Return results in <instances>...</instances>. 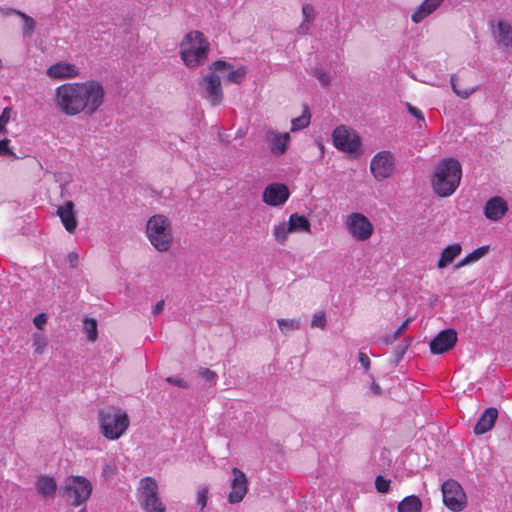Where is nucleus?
Masks as SVG:
<instances>
[{
    "instance_id": "5",
    "label": "nucleus",
    "mask_w": 512,
    "mask_h": 512,
    "mask_svg": "<svg viewBox=\"0 0 512 512\" xmlns=\"http://www.w3.org/2000/svg\"><path fill=\"white\" fill-rule=\"evenodd\" d=\"M100 432L109 440L119 439L128 429L130 421L126 412L110 408L98 413Z\"/></svg>"
},
{
    "instance_id": "11",
    "label": "nucleus",
    "mask_w": 512,
    "mask_h": 512,
    "mask_svg": "<svg viewBox=\"0 0 512 512\" xmlns=\"http://www.w3.org/2000/svg\"><path fill=\"white\" fill-rule=\"evenodd\" d=\"M370 169L376 180L382 181L393 173L394 157L388 151L377 153L371 160Z\"/></svg>"
},
{
    "instance_id": "43",
    "label": "nucleus",
    "mask_w": 512,
    "mask_h": 512,
    "mask_svg": "<svg viewBox=\"0 0 512 512\" xmlns=\"http://www.w3.org/2000/svg\"><path fill=\"white\" fill-rule=\"evenodd\" d=\"M407 109H408V112L413 115L414 117H416L418 120L422 121L423 123H425V118H424V115L422 113V111L415 107V106H412L410 103H407Z\"/></svg>"
},
{
    "instance_id": "30",
    "label": "nucleus",
    "mask_w": 512,
    "mask_h": 512,
    "mask_svg": "<svg viewBox=\"0 0 512 512\" xmlns=\"http://www.w3.org/2000/svg\"><path fill=\"white\" fill-rule=\"evenodd\" d=\"M277 323L282 333L300 329V321L296 319H278Z\"/></svg>"
},
{
    "instance_id": "13",
    "label": "nucleus",
    "mask_w": 512,
    "mask_h": 512,
    "mask_svg": "<svg viewBox=\"0 0 512 512\" xmlns=\"http://www.w3.org/2000/svg\"><path fill=\"white\" fill-rule=\"evenodd\" d=\"M288 187L282 183L269 184L263 191V202L270 206H281L289 198Z\"/></svg>"
},
{
    "instance_id": "28",
    "label": "nucleus",
    "mask_w": 512,
    "mask_h": 512,
    "mask_svg": "<svg viewBox=\"0 0 512 512\" xmlns=\"http://www.w3.org/2000/svg\"><path fill=\"white\" fill-rule=\"evenodd\" d=\"M15 14L20 16L24 21V27H23V35L24 36H31L34 29H35V21L32 17L28 16L27 14L19 11V10H13Z\"/></svg>"
},
{
    "instance_id": "34",
    "label": "nucleus",
    "mask_w": 512,
    "mask_h": 512,
    "mask_svg": "<svg viewBox=\"0 0 512 512\" xmlns=\"http://www.w3.org/2000/svg\"><path fill=\"white\" fill-rule=\"evenodd\" d=\"M12 111L13 109L11 107H5L3 109L0 115V134L7 133L5 126L10 121Z\"/></svg>"
},
{
    "instance_id": "46",
    "label": "nucleus",
    "mask_w": 512,
    "mask_h": 512,
    "mask_svg": "<svg viewBox=\"0 0 512 512\" xmlns=\"http://www.w3.org/2000/svg\"><path fill=\"white\" fill-rule=\"evenodd\" d=\"M408 346L409 342H407L406 344H401L395 349L394 355L396 362H399L403 358Z\"/></svg>"
},
{
    "instance_id": "18",
    "label": "nucleus",
    "mask_w": 512,
    "mask_h": 512,
    "mask_svg": "<svg viewBox=\"0 0 512 512\" xmlns=\"http://www.w3.org/2000/svg\"><path fill=\"white\" fill-rule=\"evenodd\" d=\"M507 211L508 205L500 196H495L489 199L484 207V215L491 221L500 220Z\"/></svg>"
},
{
    "instance_id": "29",
    "label": "nucleus",
    "mask_w": 512,
    "mask_h": 512,
    "mask_svg": "<svg viewBox=\"0 0 512 512\" xmlns=\"http://www.w3.org/2000/svg\"><path fill=\"white\" fill-rule=\"evenodd\" d=\"M450 82H451L452 89L457 94V96L464 98V99L468 98L478 88V86L469 87V88H465V89L459 88L458 84H457V77L455 75L451 76Z\"/></svg>"
},
{
    "instance_id": "36",
    "label": "nucleus",
    "mask_w": 512,
    "mask_h": 512,
    "mask_svg": "<svg viewBox=\"0 0 512 512\" xmlns=\"http://www.w3.org/2000/svg\"><path fill=\"white\" fill-rule=\"evenodd\" d=\"M390 483H391V481L389 479H386L381 475L377 476L375 479V487H376L377 491L380 493L389 492Z\"/></svg>"
},
{
    "instance_id": "6",
    "label": "nucleus",
    "mask_w": 512,
    "mask_h": 512,
    "mask_svg": "<svg viewBox=\"0 0 512 512\" xmlns=\"http://www.w3.org/2000/svg\"><path fill=\"white\" fill-rule=\"evenodd\" d=\"M92 493L91 482L83 476H69L59 488V494L74 507L86 503Z\"/></svg>"
},
{
    "instance_id": "8",
    "label": "nucleus",
    "mask_w": 512,
    "mask_h": 512,
    "mask_svg": "<svg viewBox=\"0 0 512 512\" xmlns=\"http://www.w3.org/2000/svg\"><path fill=\"white\" fill-rule=\"evenodd\" d=\"M443 502L453 512H460L466 506V495L462 486L455 480L449 479L442 486Z\"/></svg>"
},
{
    "instance_id": "39",
    "label": "nucleus",
    "mask_w": 512,
    "mask_h": 512,
    "mask_svg": "<svg viewBox=\"0 0 512 512\" xmlns=\"http://www.w3.org/2000/svg\"><path fill=\"white\" fill-rule=\"evenodd\" d=\"M198 374L209 383H215L217 380V374L208 368H200Z\"/></svg>"
},
{
    "instance_id": "14",
    "label": "nucleus",
    "mask_w": 512,
    "mask_h": 512,
    "mask_svg": "<svg viewBox=\"0 0 512 512\" xmlns=\"http://www.w3.org/2000/svg\"><path fill=\"white\" fill-rule=\"evenodd\" d=\"M233 478L231 480V491L228 495V501L231 504L239 503L245 497L248 487L246 475L238 468L232 469Z\"/></svg>"
},
{
    "instance_id": "16",
    "label": "nucleus",
    "mask_w": 512,
    "mask_h": 512,
    "mask_svg": "<svg viewBox=\"0 0 512 512\" xmlns=\"http://www.w3.org/2000/svg\"><path fill=\"white\" fill-rule=\"evenodd\" d=\"M80 73L79 68L74 65L64 61L57 62L51 65L46 74L52 79H69L77 77Z\"/></svg>"
},
{
    "instance_id": "25",
    "label": "nucleus",
    "mask_w": 512,
    "mask_h": 512,
    "mask_svg": "<svg viewBox=\"0 0 512 512\" xmlns=\"http://www.w3.org/2000/svg\"><path fill=\"white\" fill-rule=\"evenodd\" d=\"M397 509L398 512H421L422 502L417 496L411 495L404 498L398 504Z\"/></svg>"
},
{
    "instance_id": "40",
    "label": "nucleus",
    "mask_w": 512,
    "mask_h": 512,
    "mask_svg": "<svg viewBox=\"0 0 512 512\" xmlns=\"http://www.w3.org/2000/svg\"><path fill=\"white\" fill-rule=\"evenodd\" d=\"M46 345H47V342L42 335H39V334L34 335V347H35L36 353H38V354L43 353Z\"/></svg>"
},
{
    "instance_id": "19",
    "label": "nucleus",
    "mask_w": 512,
    "mask_h": 512,
    "mask_svg": "<svg viewBox=\"0 0 512 512\" xmlns=\"http://www.w3.org/2000/svg\"><path fill=\"white\" fill-rule=\"evenodd\" d=\"M57 215L69 233H73L76 230L78 222L74 212V203L72 201H66L63 205L59 206L57 209Z\"/></svg>"
},
{
    "instance_id": "33",
    "label": "nucleus",
    "mask_w": 512,
    "mask_h": 512,
    "mask_svg": "<svg viewBox=\"0 0 512 512\" xmlns=\"http://www.w3.org/2000/svg\"><path fill=\"white\" fill-rule=\"evenodd\" d=\"M311 74L321 83L322 86L330 85V75L328 72L324 71L322 68H313Z\"/></svg>"
},
{
    "instance_id": "56",
    "label": "nucleus",
    "mask_w": 512,
    "mask_h": 512,
    "mask_svg": "<svg viewBox=\"0 0 512 512\" xmlns=\"http://www.w3.org/2000/svg\"><path fill=\"white\" fill-rule=\"evenodd\" d=\"M78 512H87L86 506L82 507Z\"/></svg>"
},
{
    "instance_id": "48",
    "label": "nucleus",
    "mask_w": 512,
    "mask_h": 512,
    "mask_svg": "<svg viewBox=\"0 0 512 512\" xmlns=\"http://www.w3.org/2000/svg\"><path fill=\"white\" fill-rule=\"evenodd\" d=\"M358 361L360 364L364 367V369L367 371L370 368V359L368 355L364 352H359L358 354Z\"/></svg>"
},
{
    "instance_id": "55",
    "label": "nucleus",
    "mask_w": 512,
    "mask_h": 512,
    "mask_svg": "<svg viewBox=\"0 0 512 512\" xmlns=\"http://www.w3.org/2000/svg\"><path fill=\"white\" fill-rule=\"evenodd\" d=\"M371 390L375 395H382L383 393L382 388L375 382L372 383Z\"/></svg>"
},
{
    "instance_id": "47",
    "label": "nucleus",
    "mask_w": 512,
    "mask_h": 512,
    "mask_svg": "<svg viewBox=\"0 0 512 512\" xmlns=\"http://www.w3.org/2000/svg\"><path fill=\"white\" fill-rule=\"evenodd\" d=\"M227 68L231 69L232 65L224 60H217L210 66V69L213 70H223Z\"/></svg>"
},
{
    "instance_id": "41",
    "label": "nucleus",
    "mask_w": 512,
    "mask_h": 512,
    "mask_svg": "<svg viewBox=\"0 0 512 512\" xmlns=\"http://www.w3.org/2000/svg\"><path fill=\"white\" fill-rule=\"evenodd\" d=\"M207 499H208V488L203 487L197 493V504L201 507V509L206 507Z\"/></svg>"
},
{
    "instance_id": "9",
    "label": "nucleus",
    "mask_w": 512,
    "mask_h": 512,
    "mask_svg": "<svg viewBox=\"0 0 512 512\" xmlns=\"http://www.w3.org/2000/svg\"><path fill=\"white\" fill-rule=\"evenodd\" d=\"M346 226L349 233L358 241H365L373 233V225L369 219L361 213H352L348 216Z\"/></svg>"
},
{
    "instance_id": "23",
    "label": "nucleus",
    "mask_w": 512,
    "mask_h": 512,
    "mask_svg": "<svg viewBox=\"0 0 512 512\" xmlns=\"http://www.w3.org/2000/svg\"><path fill=\"white\" fill-rule=\"evenodd\" d=\"M462 247L460 244L455 243L452 245L447 246L443 249L440 259L438 260L437 267L439 269H443L447 267L449 264H451L456 257H458L461 254Z\"/></svg>"
},
{
    "instance_id": "21",
    "label": "nucleus",
    "mask_w": 512,
    "mask_h": 512,
    "mask_svg": "<svg viewBox=\"0 0 512 512\" xmlns=\"http://www.w3.org/2000/svg\"><path fill=\"white\" fill-rule=\"evenodd\" d=\"M36 490L44 498H52L57 491V483L53 477L41 475L35 483Z\"/></svg>"
},
{
    "instance_id": "49",
    "label": "nucleus",
    "mask_w": 512,
    "mask_h": 512,
    "mask_svg": "<svg viewBox=\"0 0 512 512\" xmlns=\"http://www.w3.org/2000/svg\"><path fill=\"white\" fill-rule=\"evenodd\" d=\"M67 261L69 262L70 267L75 268L78 265L79 255L76 252H70L67 255Z\"/></svg>"
},
{
    "instance_id": "17",
    "label": "nucleus",
    "mask_w": 512,
    "mask_h": 512,
    "mask_svg": "<svg viewBox=\"0 0 512 512\" xmlns=\"http://www.w3.org/2000/svg\"><path fill=\"white\" fill-rule=\"evenodd\" d=\"M266 141L273 154L282 155L286 152L290 141L289 133H278L272 129L266 132Z\"/></svg>"
},
{
    "instance_id": "2",
    "label": "nucleus",
    "mask_w": 512,
    "mask_h": 512,
    "mask_svg": "<svg viewBox=\"0 0 512 512\" xmlns=\"http://www.w3.org/2000/svg\"><path fill=\"white\" fill-rule=\"evenodd\" d=\"M462 168L458 160L446 158L437 165L432 179L435 193L441 197L452 195L460 184Z\"/></svg>"
},
{
    "instance_id": "53",
    "label": "nucleus",
    "mask_w": 512,
    "mask_h": 512,
    "mask_svg": "<svg viewBox=\"0 0 512 512\" xmlns=\"http://www.w3.org/2000/svg\"><path fill=\"white\" fill-rule=\"evenodd\" d=\"M310 29V25H309V22H305L303 21L300 26L298 27V33L299 34H302V35H305L308 33Z\"/></svg>"
},
{
    "instance_id": "15",
    "label": "nucleus",
    "mask_w": 512,
    "mask_h": 512,
    "mask_svg": "<svg viewBox=\"0 0 512 512\" xmlns=\"http://www.w3.org/2000/svg\"><path fill=\"white\" fill-rule=\"evenodd\" d=\"M457 342V333L453 329L441 331L430 342V351L433 354H443L452 349Z\"/></svg>"
},
{
    "instance_id": "50",
    "label": "nucleus",
    "mask_w": 512,
    "mask_h": 512,
    "mask_svg": "<svg viewBox=\"0 0 512 512\" xmlns=\"http://www.w3.org/2000/svg\"><path fill=\"white\" fill-rule=\"evenodd\" d=\"M3 154H12V151L9 149L8 139L0 140V155Z\"/></svg>"
},
{
    "instance_id": "54",
    "label": "nucleus",
    "mask_w": 512,
    "mask_h": 512,
    "mask_svg": "<svg viewBox=\"0 0 512 512\" xmlns=\"http://www.w3.org/2000/svg\"><path fill=\"white\" fill-rule=\"evenodd\" d=\"M470 263H471V261H470V259H469L468 255H467L465 258H463L461 261H459V262L455 265V269H459V268L464 267V266H466V265H468V264H470Z\"/></svg>"
},
{
    "instance_id": "45",
    "label": "nucleus",
    "mask_w": 512,
    "mask_h": 512,
    "mask_svg": "<svg viewBox=\"0 0 512 512\" xmlns=\"http://www.w3.org/2000/svg\"><path fill=\"white\" fill-rule=\"evenodd\" d=\"M47 319H48L47 314H45V313H40V314H38V315L34 318L33 323H34V325H35L38 329L42 330V329H43V327H44V325H45V324H46V322H47Z\"/></svg>"
},
{
    "instance_id": "44",
    "label": "nucleus",
    "mask_w": 512,
    "mask_h": 512,
    "mask_svg": "<svg viewBox=\"0 0 512 512\" xmlns=\"http://www.w3.org/2000/svg\"><path fill=\"white\" fill-rule=\"evenodd\" d=\"M166 382H168L169 384H172L174 386L180 387V388H188V383L182 378H175V377L169 376L166 378Z\"/></svg>"
},
{
    "instance_id": "24",
    "label": "nucleus",
    "mask_w": 512,
    "mask_h": 512,
    "mask_svg": "<svg viewBox=\"0 0 512 512\" xmlns=\"http://www.w3.org/2000/svg\"><path fill=\"white\" fill-rule=\"evenodd\" d=\"M289 228L292 232H310V222L304 215L293 213L289 217Z\"/></svg>"
},
{
    "instance_id": "51",
    "label": "nucleus",
    "mask_w": 512,
    "mask_h": 512,
    "mask_svg": "<svg viewBox=\"0 0 512 512\" xmlns=\"http://www.w3.org/2000/svg\"><path fill=\"white\" fill-rule=\"evenodd\" d=\"M410 322L411 319L408 318L402 323V325L395 331L394 339H397L408 328Z\"/></svg>"
},
{
    "instance_id": "38",
    "label": "nucleus",
    "mask_w": 512,
    "mask_h": 512,
    "mask_svg": "<svg viewBox=\"0 0 512 512\" xmlns=\"http://www.w3.org/2000/svg\"><path fill=\"white\" fill-rule=\"evenodd\" d=\"M115 471H116V464H115V462L114 461H107L103 465L102 476L105 479H111L114 476Z\"/></svg>"
},
{
    "instance_id": "12",
    "label": "nucleus",
    "mask_w": 512,
    "mask_h": 512,
    "mask_svg": "<svg viewBox=\"0 0 512 512\" xmlns=\"http://www.w3.org/2000/svg\"><path fill=\"white\" fill-rule=\"evenodd\" d=\"M334 146L345 152H356L361 145L360 138L351 134L345 126L337 127L332 134Z\"/></svg>"
},
{
    "instance_id": "35",
    "label": "nucleus",
    "mask_w": 512,
    "mask_h": 512,
    "mask_svg": "<svg viewBox=\"0 0 512 512\" xmlns=\"http://www.w3.org/2000/svg\"><path fill=\"white\" fill-rule=\"evenodd\" d=\"M326 326V315L323 311L317 312L313 315L311 327L324 329Z\"/></svg>"
},
{
    "instance_id": "37",
    "label": "nucleus",
    "mask_w": 512,
    "mask_h": 512,
    "mask_svg": "<svg viewBox=\"0 0 512 512\" xmlns=\"http://www.w3.org/2000/svg\"><path fill=\"white\" fill-rule=\"evenodd\" d=\"M489 251V246H481L471 253L468 254V257L471 261V263L478 261L482 257H484Z\"/></svg>"
},
{
    "instance_id": "32",
    "label": "nucleus",
    "mask_w": 512,
    "mask_h": 512,
    "mask_svg": "<svg viewBox=\"0 0 512 512\" xmlns=\"http://www.w3.org/2000/svg\"><path fill=\"white\" fill-rule=\"evenodd\" d=\"M246 74H247L246 67L240 66L239 68H237L235 70H231L228 73L227 80L232 83H235V84H240L244 80Z\"/></svg>"
},
{
    "instance_id": "1",
    "label": "nucleus",
    "mask_w": 512,
    "mask_h": 512,
    "mask_svg": "<svg viewBox=\"0 0 512 512\" xmlns=\"http://www.w3.org/2000/svg\"><path fill=\"white\" fill-rule=\"evenodd\" d=\"M106 91L97 80L65 83L55 89L54 102L65 115H94L104 104Z\"/></svg>"
},
{
    "instance_id": "7",
    "label": "nucleus",
    "mask_w": 512,
    "mask_h": 512,
    "mask_svg": "<svg viewBox=\"0 0 512 512\" xmlns=\"http://www.w3.org/2000/svg\"><path fill=\"white\" fill-rule=\"evenodd\" d=\"M139 502L145 512H165L166 508L162 503L158 484L152 477H145L140 481Z\"/></svg>"
},
{
    "instance_id": "42",
    "label": "nucleus",
    "mask_w": 512,
    "mask_h": 512,
    "mask_svg": "<svg viewBox=\"0 0 512 512\" xmlns=\"http://www.w3.org/2000/svg\"><path fill=\"white\" fill-rule=\"evenodd\" d=\"M303 21L311 22L314 19V8L310 4H304L302 7Z\"/></svg>"
},
{
    "instance_id": "20",
    "label": "nucleus",
    "mask_w": 512,
    "mask_h": 512,
    "mask_svg": "<svg viewBox=\"0 0 512 512\" xmlns=\"http://www.w3.org/2000/svg\"><path fill=\"white\" fill-rule=\"evenodd\" d=\"M498 417V410L494 407L485 409L474 426V433L482 435L491 430Z\"/></svg>"
},
{
    "instance_id": "52",
    "label": "nucleus",
    "mask_w": 512,
    "mask_h": 512,
    "mask_svg": "<svg viewBox=\"0 0 512 512\" xmlns=\"http://www.w3.org/2000/svg\"><path fill=\"white\" fill-rule=\"evenodd\" d=\"M163 309H164V300H160L153 307L152 313H153V315H158L163 311Z\"/></svg>"
},
{
    "instance_id": "27",
    "label": "nucleus",
    "mask_w": 512,
    "mask_h": 512,
    "mask_svg": "<svg viewBox=\"0 0 512 512\" xmlns=\"http://www.w3.org/2000/svg\"><path fill=\"white\" fill-rule=\"evenodd\" d=\"M289 224L282 222L274 226L273 236L279 244H284L292 230H288Z\"/></svg>"
},
{
    "instance_id": "22",
    "label": "nucleus",
    "mask_w": 512,
    "mask_h": 512,
    "mask_svg": "<svg viewBox=\"0 0 512 512\" xmlns=\"http://www.w3.org/2000/svg\"><path fill=\"white\" fill-rule=\"evenodd\" d=\"M444 0H424L423 3L412 14L411 19L418 24L431 13H433Z\"/></svg>"
},
{
    "instance_id": "31",
    "label": "nucleus",
    "mask_w": 512,
    "mask_h": 512,
    "mask_svg": "<svg viewBox=\"0 0 512 512\" xmlns=\"http://www.w3.org/2000/svg\"><path fill=\"white\" fill-rule=\"evenodd\" d=\"M84 330L90 341H95L98 337L97 322L92 318L84 320Z\"/></svg>"
},
{
    "instance_id": "4",
    "label": "nucleus",
    "mask_w": 512,
    "mask_h": 512,
    "mask_svg": "<svg viewBox=\"0 0 512 512\" xmlns=\"http://www.w3.org/2000/svg\"><path fill=\"white\" fill-rule=\"evenodd\" d=\"M146 234L151 244L159 252H166L171 248L172 227L166 216L156 214L150 217L146 225Z\"/></svg>"
},
{
    "instance_id": "10",
    "label": "nucleus",
    "mask_w": 512,
    "mask_h": 512,
    "mask_svg": "<svg viewBox=\"0 0 512 512\" xmlns=\"http://www.w3.org/2000/svg\"><path fill=\"white\" fill-rule=\"evenodd\" d=\"M204 98L213 106L220 104L223 100V90L220 77L210 72L200 82Z\"/></svg>"
},
{
    "instance_id": "26",
    "label": "nucleus",
    "mask_w": 512,
    "mask_h": 512,
    "mask_svg": "<svg viewBox=\"0 0 512 512\" xmlns=\"http://www.w3.org/2000/svg\"><path fill=\"white\" fill-rule=\"evenodd\" d=\"M310 118H311V115H310V112H309V108H308L307 105H304V110H303L302 115L292 119V121H291V125H292L291 126V131L295 132V131H299L301 129L306 128L309 125V123H310Z\"/></svg>"
},
{
    "instance_id": "3",
    "label": "nucleus",
    "mask_w": 512,
    "mask_h": 512,
    "mask_svg": "<svg viewBox=\"0 0 512 512\" xmlns=\"http://www.w3.org/2000/svg\"><path fill=\"white\" fill-rule=\"evenodd\" d=\"M209 51V43L200 31H191L180 44V55L185 65L194 68L204 63Z\"/></svg>"
}]
</instances>
